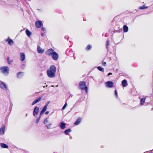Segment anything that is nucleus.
I'll use <instances>...</instances> for the list:
<instances>
[{
  "label": "nucleus",
  "instance_id": "6ab92c4d",
  "mask_svg": "<svg viewBox=\"0 0 153 153\" xmlns=\"http://www.w3.org/2000/svg\"><path fill=\"white\" fill-rule=\"evenodd\" d=\"M122 85L124 87H126L128 85L127 80L126 79L123 80L122 81Z\"/></svg>",
  "mask_w": 153,
  "mask_h": 153
},
{
  "label": "nucleus",
  "instance_id": "de8ad7c7",
  "mask_svg": "<svg viewBox=\"0 0 153 153\" xmlns=\"http://www.w3.org/2000/svg\"><path fill=\"white\" fill-rule=\"evenodd\" d=\"M72 138V137H70V139H71Z\"/></svg>",
  "mask_w": 153,
  "mask_h": 153
},
{
  "label": "nucleus",
  "instance_id": "c03bdc74",
  "mask_svg": "<svg viewBox=\"0 0 153 153\" xmlns=\"http://www.w3.org/2000/svg\"><path fill=\"white\" fill-rule=\"evenodd\" d=\"M49 113V111H47L45 112V114H47Z\"/></svg>",
  "mask_w": 153,
  "mask_h": 153
},
{
  "label": "nucleus",
  "instance_id": "20e7f679",
  "mask_svg": "<svg viewBox=\"0 0 153 153\" xmlns=\"http://www.w3.org/2000/svg\"><path fill=\"white\" fill-rule=\"evenodd\" d=\"M0 87L4 90L7 91L8 89L7 85L4 82L1 81L0 82Z\"/></svg>",
  "mask_w": 153,
  "mask_h": 153
},
{
  "label": "nucleus",
  "instance_id": "423d86ee",
  "mask_svg": "<svg viewBox=\"0 0 153 153\" xmlns=\"http://www.w3.org/2000/svg\"><path fill=\"white\" fill-rule=\"evenodd\" d=\"M105 85L108 88H111L113 87L114 83L111 81H109L105 82Z\"/></svg>",
  "mask_w": 153,
  "mask_h": 153
},
{
  "label": "nucleus",
  "instance_id": "c756f323",
  "mask_svg": "<svg viewBox=\"0 0 153 153\" xmlns=\"http://www.w3.org/2000/svg\"><path fill=\"white\" fill-rule=\"evenodd\" d=\"M67 105V102H65V104L64 105V106H63L62 109V110H64L65 108L66 107Z\"/></svg>",
  "mask_w": 153,
  "mask_h": 153
},
{
  "label": "nucleus",
  "instance_id": "39448f33",
  "mask_svg": "<svg viewBox=\"0 0 153 153\" xmlns=\"http://www.w3.org/2000/svg\"><path fill=\"white\" fill-rule=\"evenodd\" d=\"M55 51L51 48L48 49L45 52V54L49 56H52Z\"/></svg>",
  "mask_w": 153,
  "mask_h": 153
},
{
  "label": "nucleus",
  "instance_id": "e433bc0d",
  "mask_svg": "<svg viewBox=\"0 0 153 153\" xmlns=\"http://www.w3.org/2000/svg\"><path fill=\"white\" fill-rule=\"evenodd\" d=\"M12 105H13V104H12V103L10 102V105L9 106V108H10V110H11L12 109Z\"/></svg>",
  "mask_w": 153,
  "mask_h": 153
},
{
  "label": "nucleus",
  "instance_id": "bb28decb",
  "mask_svg": "<svg viewBox=\"0 0 153 153\" xmlns=\"http://www.w3.org/2000/svg\"><path fill=\"white\" fill-rule=\"evenodd\" d=\"M148 8V7L145 6V5H143V6L140 7L139 9L141 10L144 9H146Z\"/></svg>",
  "mask_w": 153,
  "mask_h": 153
},
{
  "label": "nucleus",
  "instance_id": "6e6d98bb",
  "mask_svg": "<svg viewBox=\"0 0 153 153\" xmlns=\"http://www.w3.org/2000/svg\"><path fill=\"white\" fill-rule=\"evenodd\" d=\"M47 86H48V85H46V87H47Z\"/></svg>",
  "mask_w": 153,
  "mask_h": 153
},
{
  "label": "nucleus",
  "instance_id": "49530a36",
  "mask_svg": "<svg viewBox=\"0 0 153 153\" xmlns=\"http://www.w3.org/2000/svg\"><path fill=\"white\" fill-rule=\"evenodd\" d=\"M20 10H21L23 12V11H24L23 10V9H22L21 7H20Z\"/></svg>",
  "mask_w": 153,
  "mask_h": 153
},
{
  "label": "nucleus",
  "instance_id": "5fc2aeb1",
  "mask_svg": "<svg viewBox=\"0 0 153 153\" xmlns=\"http://www.w3.org/2000/svg\"><path fill=\"white\" fill-rule=\"evenodd\" d=\"M105 36L106 37V34L105 35Z\"/></svg>",
  "mask_w": 153,
  "mask_h": 153
},
{
  "label": "nucleus",
  "instance_id": "a19ab883",
  "mask_svg": "<svg viewBox=\"0 0 153 153\" xmlns=\"http://www.w3.org/2000/svg\"><path fill=\"white\" fill-rule=\"evenodd\" d=\"M41 35L43 37L45 36V34L43 33H41Z\"/></svg>",
  "mask_w": 153,
  "mask_h": 153
},
{
  "label": "nucleus",
  "instance_id": "9b49d317",
  "mask_svg": "<svg viewBox=\"0 0 153 153\" xmlns=\"http://www.w3.org/2000/svg\"><path fill=\"white\" fill-rule=\"evenodd\" d=\"M66 123L63 121L59 123V126L62 130H63L66 128Z\"/></svg>",
  "mask_w": 153,
  "mask_h": 153
},
{
  "label": "nucleus",
  "instance_id": "c9c22d12",
  "mask_svg": "<svg viewBox=\"0 0 153 153\" xmlns=\"http://www.w3.org/2000/svg\"><path fill=\"white\" fill-rule=\"evenodd\" d=\"M64 38L65 39H67L68 41H69V37L68 36H65L64 37ZM69 42H70V41L69 40Z\"/></svg>",
  "mask_w": 153,
  "mask_h": 153
},
{
  "label": "nucleus",
  "instance_id": "a18cd8bd",
  "mask_svg": "<svg viewBox=\"0 0 153 153\" xmlns=\"http://www.w3.org/2000/svg\"><path fill=\"white\" fill-rule=\"evenodd\" d=\"M76 124H77V123H76V121L74 122V124L75 125H76Z\"/></svg>",
  "mask_w": 153,
  "mask_h": 153
},
{
  "label": "nucleus",
  "instance_id": "f8f14e48",
  "mask_svg": "<svg viewBox=\"0 0 153 153\" xmlns=\"http://www.w3.org/2000/svg\"><path fill=\"white\" fill-rule=\"evenodd\" d=\"M20 57L19 59L21 61H24L25 58V55L24 53H20Z\"/></svg>",
  "mask_w": 153,
  "mask_h": 153
},
{
  "label": "nucleus",
  "instance_id": "8fccbe9b",
  "mask_svg": "<svg viewBox=\"0 0 153 153\" xmlns=\"http://www.w3.org/2000/svg\"><path fill=\"white\" fill-rule=\"evenodd\" d=\"M25 116L27 117V114H25Z\"/></svg>",
  "mask_w": 153,
  "mask_h": 153
},
{
  "label": "nucleus",
  "instance_id": "a211bd4d",
  "mask_svg": "<svg viewBox=\"0 0 153 153\" xmlns=\"http://www.w3.org/2000/svg\"><path fill=\"white\" fill-rule=\"evenodd\" d=\"M128 28L127 26L126 25H124L123 27V32L124 33H126L128 31Z\"/></svg>",
  "mask_w": 153,
  "mask_h": 153
},
{
  "label": "nucleus",
  "instance_id": "72a5a7b5",
  "mask_svg": "<svg viewBox=\"0 0 153 153\" xmlns=\"http://www.w3.org/2000/svg\"><path fill=\"white\" fill-rule=\"evenodd\" d=\"M51 123H50L49 124L46 125V127L48 129H50L51 128Z\"/></svg>",
  "mask_w": 153,
  "mask_h": 153
},
{
  "label": "nucleus",
  "instance_id": "7c9ffc66",
  "mask_svg": "<svg viewBox=\"0 0 153 153\" xmlns=\"http://www.w3.org/2000/svg\"><path fill=\"white\" fill-rule=\"evenodd\" d=\"M41 118H40L39 117H38L36 119V123H38L39 122V120Z\"/></svg>",
  "mask_w": 153,
  "mask_h": 153
},
{
  "label": "nucleus",
  "instance_id": "dca6fc26",
  "mask_svg": "<svg viewBox=\"0 0 153 153\" xmlns=\"http://www.w3.org/2000/svg\"><path fill=\"white\" fill-rule=\"evenodd\" d=\"M37 51L39 53H42L44 52V50L38 45L37 47Z\"/></svg>",
  "mask_w": 153,
  "mask_h": 153
},
{
  "label": "nucleus",
  "instance_id": "ea45409f",
  "mask_svg": "<svg viewBox=\"0 0 153 153\" xmlns=\"http://www.w3.org/2000/svg\"><path fill=\"white\" fill-rule=\"evenodd\" d=\"M41 29H42V30L43 31H45V30H46L45 28L43 27H42Z\"/></svg>",
  "mask_w": 153,
  "mask_h": 153
},
{
  "label": "nucleus",
  "instance_id": "c85d7f7f",
  "mask_svg": "<svg viewBox=\"0 0 153 153\" xmlns=\"http://www.w3.org/2000/svg\"><path fill=\"white\" fill-rule=\"evenodd\" d=\"M50 102V101H48L47 102V103H46V105H45V106H44V107L43 108H45V109H46H46H47V107H48V106L49 104V103Z\"/></svg>",
  "mask_w": 153,
  "mask_h": 153
},
{
  "label": "nucleus",
  "instance_id": "a878e982",
  "mask_svg": "<svg viewBox=\"0 0 153 153\" xmlns=\"http://www.w3.org/2000/svg\"><path fill=\"white\" fill-rule=\"evenodd\" d=\"M105 45H106V48H107V49L108 50V46H109L110 45V42H109V40L107 39V41L106 42Z\"/></svg>",
  "mask_w": 153,
  "mask_h": 153
},
{
  "label": "nucleus",
  "instance_id": "f257e3e1",
  "mask_svg": "<svg viewBox=\"0 0 153 153\" xmlns=\"http://www.w3.org/2000/svg\"><path fill=\"white\" fill-rule=\"evenodd\" d=\"M56 70V68L54 65L50 66L49 68L47 71V74L48 77L52 78L55 77Z\"/></svg>",
  "mask_w": 153,
  "mask_h": 153
},
{
  "label": "nucleus",
  "instance_id": "cd10ccee",
  "mask_svg": "<svg viewBox=\"0 0 153 153\" xmlns=\"http://www.w3.org/2000/svg\"><path fill=\"white\" fill-rule=\"evenodd\" d=\"M92 48L91 46L90 45H88L86 48V50L87 51H89Z\"/></svg>",
  "mask_w": 153,
  "mask_h": 153
},
{
  "label": "nucleus",
  "instance_id": "1a4fd4ad",
  "mask_svg": "<svg viewBox=\"0 0 153 153\" xmlns=\"http://www.w3.org/2000/svg\"><path fill=\"white\" fill-rule=\"evenodd\" d=\"M4 41L5 42H8V44L9 45H11L13 44V41L9 37H8L7 39H5Z\"/></svg>",
  "mask_w": 153,
  "mask_h": 153
},
{
  "label": "nucleus",
  "instance_id": "6e6552de",
  "mask_svg": "<svg viewBox=\"0 0 153 153\" xmlns=\"http://www.w3.org/2000/svg\"><path fill=\"white\" fill-rule=\"evenodd\" d=\"M42 25V23L40 20L37 21L35 22V26L37 28H40Z\"/></svg>",
  "mask_w": 153,
  "mask_h": 153
},
{
  "label": "nucleus",
  "instance_id": "7ed1b4c3",
  "mask_svg": "<svg viewBox=\"0 0 153 153\" xmlns=\"http://www.w3.org/2000/svg\"><path fill=\"white\" fill-rule=\"evenodd\" d=\"M0 70L4 74L7 75L9 73V68L7 66H4L1 67Z\"/></svg>",
  "mask_w": 153,
  "mask_h": 153
},
{
  "label": "nucleus",
  "instance_id": "4468645a",
  "mask_svg": "<svg viewBox=\"0 0 153 153\" xmlns=\"http://www.w3.org/2000/svg\"><path fill=\"white\" fill-rule=\"evenodd\" d=\"M24 73L22 72H19L16 75V77L19 79L21 78L24 75Z\"/></svg>",
  "mask_w": 153,
  "mask_h": 153
},
{
  "label": "nucleus",
  "instance_id": "0eeeda50",
  "mask_svg": "<svg viewBox=\"0 0 153 153\" xmlns=\"http://www.w3.org/2000/svg\"><path fill=\"white\" fill-rule=\"evenodd\" d=\"M39 110V108L37 106H36L34 107L33 112V115L36 117V115L38 114Z\"/></svg>",
  "mask_w": 153,
  "mask_h": 153
},
{
  "label": "nucleus",
  "instance_id": "ddd939ff",
  "mask_svg": "<svg viewBox=\"0 0 153 153\" xmlns=\"http://www.w3.org/2000/svg\"><path fill=\"white\" fill-rule=\"evenodd\" d=\"M42 98V97H41L36 99L32 102L31 104L32 105H33L36 103L39 102L40 101H41Z\"/></svg>",
  "mask_w": 153,
  "mask_h": 153
},
{
  "label": "nucleus",
  "instance_id": "f03ea898",
  "mask_svg": "<svg viewBox=\"0 0 153 153\" xmlns=\"http://www.w3.org/2000/svg\"><path fill=\"white\" fill-rule=\"evenodd\" d=\"M79 88L81 91L85 90L86 93H87L88 88L85 81H80L79 83Z\"/></svg>",
  "mask_w": 153,
  "mask_h": 153
},
{
  "label": "nucleus",
  "instance_id": "5701e85b",
  "mask_svg": "<svg viewBox=\"0 0 153 153\" xmlns=\"http://www.w3.org/2000/svg\"><path fill=\"white\" fill-rule=\"evenodd\" d=\"M146 100V98H142L140 100V103L141 105H143L144 102H145Z\"/></svg>",
  "mask_w": 153,
  "mask_h": 153
},
{
  "label": "nucleus",
  "instance_id": "9d476101",
  "mask_svg": "<svg viewBox=\"0 0 153 153\" xmlns=\"http://www.w3.org/2000/svg\"><path fill=\"white\" fill-rule=\"evenodd\" d=\"M53 59L55 60H57L59 58V55L56 52L54 51L51 56Z\"/></svg>",
  "mask_w": 153,
  "mask_h": 153
},
{
  "label": "nucleus",
  "instance_id": "37998d69",
  "mask_svg": "<svg viewBox=\"0 0 153 153\" xmlns=\"http://www.w3.org/2000/svg\"><path fill=\"white\" fill-rule=\"evenodd\" d=\"M112 74L111 73H109L107 75V76H109L110 75H111Z\"/></svg>",
  "mask_w": 153,
  "mask_h": 153
},
{
  "label": "nucleus",
  "instance_id": "3c124183",
  "mask_svg": "<svg viewBox=\"0 0 153 153\" xmlns=\"http://www.w3.org/2000/svg\"><path fill=\"white\" fill-rule=\"evenodd\" d=\"M85 20H85V19H83V21H85Z\"/></svg>",
  "mask_w": 153,
  "mask_h": 153
},
{
  "label": "nucleus",
  "instance_id": "58836bf2",
  "mask_svg": "<svg viewBox=\"0 0 153 153\" xmlns=\"http://www.w3.org/2000/svg\"><path fill=\"white\" fill-rule=\"evenodd\" d=\"M13 62V59H11L8 62V64L10 65L11 64V63L12 62Z\"/></svg>",
  "mask_w": 153,
  "mask_h": 153
},
{
  "label": "nucleus",
  "instance_id": "412c9836",
  "mask_svg": "<svg viewBox=\"0 0 153 153\" xmlns=\"http://www.w3.org/2000/svg\"><path fill=\"white\" fill-rule=\"evenodd\" d=\"M25 32L27 35L28 37H30V36L31 34V32L28 30L27 29L25 30Z\"/></svg>",
  "mask_w": 153,
  "mask_h": 153
},
{
  "label": "nucleus",
  "instance_id": "b1692460",
  "mask_svg": "<svg viewBox=\"0 0 153 153\" xmlns=\"http://www.w3.org/2000/svg\"><path fill=\"white\" fill-rule=\"evenodd\" d=\"M82 120V119L81 117H79L77 118V125L80 124Z\"/></svg>",
  "mask_w": 153,
  "mask_h": 153
},
{
  "label": "nucleus",
  "instance_id": "aec40b11",
  "mask_svg": "<svg viewBox=\"0 0 153 153\" xmlns=\"http://www.w3.org/2000/svg\"><path fill=\"white\" fill-rule=\"evenodd\" d=\"M0 145L1 148H8V146L5 143H1Z\"/></svg>",
  "mask_w": 153,
  "mask_h": 153
},
{
  "label": "nucleus",
  "instance_id": "09e8293b",
  "mask_svg": "<svg viewBox=\"0 0 153 153\" xmlns=\"http://www.w3.org/2000/svg\"><path fill=\"white\" fill-rule=\"evenodd\" d=\"M73 57H74V59H75V57L74 56H73Z\"/></svg>",
  "mask_w": 153,
  "mask_h": 153
},
{
  "label": "nucleus",
  "instance_id": "4c0bfd02",
  "mask_svg": "<svg viewBox=\"0 0 153 153\" xmlns=\"http://www.w3.org/2000/svg\"><path fill=\"white\" fill-rule=\"evenodd\" d=\"M102 65L104 66H105L106 65V62H104L103 61L102 62Z\"/></svg>",
  "mask_w": 153,
  "mask_h": 153
},
{
  "label": "nucleus",
  "instance_id": "2f4dec72",
  "mask_svg": "<svg viewBox=\"0 0 153 153\" xmlns=\"http://www.w3.org/2000/svg\"><path fill=\"white\" fill-rule=\"evenodd\" d=\"M114 94L115 96L117 98L118 95H117V92L116 90H115L114 91Z\"/></svg>",
  "mask_w": 153,
  "mask_h": 153
},
{
  "label": "nucleus",
  "instance_id": "473e14b6",
  "mask_svg": "<svg viewBox=\"0 0 153 153\" xmlns=\"http://www.w3.org/2000/svg\"><path fill=\"white\" fill-rule=\"evenodd\" d=\"M48 122V118H46L44 120L43 123L45 124H46Z\"/></svg>",
  "mask_w": 153,
  "mask_h": 153
},
{
  "label": "nucleus",
  "instance_id": "79ce46f5",
  "mask_svg": "<svg viewBox=\"0 0 153 153\" xmlns=\"http://www.w3.org/2000/svg\"><path fill=\"white\" fill-rule=\"evenodd\" d=\"M7 62H8L10 61V59H9V57H7Z\"/></svg>",
  "mask_w": 153,
  "mask_h": 153
},
{
  "label": "nucleus",
  "instance_id": "4be33fe9",
  "mask_svg": "<svg viewBox=\"0 0 153 153\" xmlns=\"http://www.w3.org/2000/svg\"><path fill=\"white\" fill-rule=\"evenodd\" d=\"M46 111V110L45 109V108H43L41 110V112H40V114L39 117L40 118H41V117L42 115V114L44 113L45 111Z\"/></svg>",
  "mask_w": 153,
  "mask_h": 153
},
{
  "label": "nucleus",
  "instance_id": "f3484780",
  "mask_svg": "<svg viewBox=\"0 0 153 153\" xmlns=\"http://www.w3.org/2000/svg\"><path fill=\"white\" fill-rule=\"evenodd\" d=\"M71 131V130L70 128H68L65 130L64 133L66 135H69V133Z\"/></svg>",
  "mask_w": 153,
  "mask_h": 153
},
{
  "label": "nucleus",
  "instance_id": "f704fd0d",
  "mask_svg": "<svg viewBox=\"0 0 153 153\" xmlns=\"http://www.w3.org/2000/svg\"><path fill=\"white\" fill-rule=\"evenodd\" d=\"M149 7L151 11H153V4L149 6Z\"/></svg>",
  "mask_w": 153,
  "mask_h": 153
},
{
  "label": "nucleus",
  "instance_id": "393cba45",
  "mask_svg": "<svg viewBox=\"0 0 153 153\" xmlns=\"http://www.w3.org/2000/svg\"><path fill=\"white\" fill-rule=\"evenodd\" d=\"M97 68L98 70L100 71H101L102 72H103L104 71V69L100 66H98L97 67Z\"/></svg>",
  "mask_w": 153,
  "mask_h": 153
},
{
  "label": "nucleus",
  "instance_id": "2eb2a0df",
  "mask_svg": "<svg viewBox=\"0 0 153 153\" xmlns=\"http://www.w3.org/2000/svg\"><path fill=\"white\" fill-rule=\"evenodd\" d=\"M5 126L4 125H2L0 128V135H2L4 133Z\"/></svg>",
  "mask_w": 153,
  "mask_h": 153
},
{
  "label": "nucleus",
  "instance_id": "864d4df0",
  "mask_svg": "<svg viewBox=\"0 0 153 153\" xmlns=\"http://www.w3.org/2000/svg\"><path fill=\"white\" fill-rule=\"evenodd\" d=\"M45 86H43V88H45Z\"/></svg>",
  "mask_w": 153,
  "mask_h": 153
},
{
  "label": "nucleus",
  "instance_id": "603ef678",
  "mask_svg": "<svg viewBox=\"0 0 153 153\" xmlns=\"http://www.w3.org/2000/svg\"><path fill=\"white\" fill-rule=\"evenodd\" d=\"M103 35H104V33H103V34H102V36H103Z\"/></svg>",
  "mask_w": 153,
  "mask_h": 153
}]
</instances>
